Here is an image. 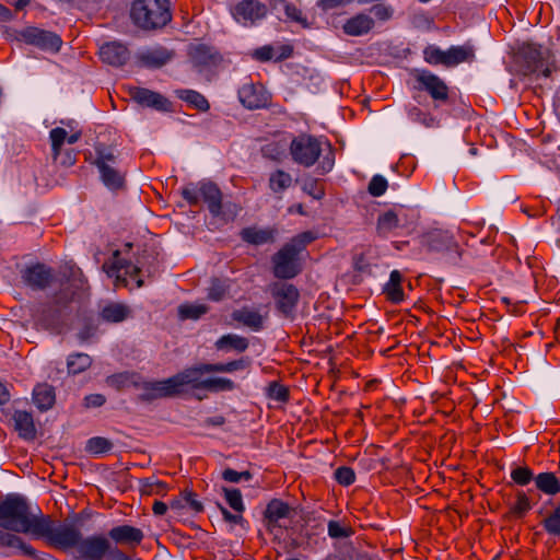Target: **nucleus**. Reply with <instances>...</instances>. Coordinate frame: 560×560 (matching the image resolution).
<instances>
[{
    "mask_svg": "<svg viewBox=\"0 0 560 560\" xmlns=\"http://www.w3.org/2000/svg\"><path fill=\"white\" fill-rule=\"evenodd\" d=\"M0 528L10 534H32L61 550L77 548L80 529L73 524L61 523L49 515L33 514L27 500L20 494H8L0 501Z\"/></svg>",
    "mask_w": 560,
    "mask_h": 560,
    "instance_id": "nucleus-1",
    "label": "nucleus"
},
{
    "mask_svg": "<svg viewBox=\"0 0 560 560\" xmlns=\"http://www.w3.org/2000/svg\"><path fill=\"white\" fill-rule=\"evenodd\" d=\"M130 18L133 24L144 31L163 28L172 20L168 0H135Z\"/></svg>",
    "mask_w": 560,
    "mask_h": 560,
    "instance_id": "nucleus-2",
    "label": "nucleus"
},
{
    "mask_svg": "<svg viewBox=\"0 0 560 560\" xmlns=\"http://www.w3.org/2000/svg\"><path fill=\"white\" fill-rule=\"evenodd\" d=\"M182 196L190 206H197L202 199L213 217L222 212V192L212 182H200L196 187L189 185L183 188Z\"/></svg>",
    "mask_w": 560,
    "mask_h": 560,
    "instance_id": "nucleus-3",
    "label": "nucleus"
},
{
    "mask_svg": "<svg viewBox=\"0 0 560 560\" xmlns=\"http://www.w3.org/2000/svg\"><path fill=\"white\" fill-rule=\"evenodd\" d=\"M320 141L311 135L302 133L293 138L290 144L292 160L304 167L313 166L322 154Z\"/></svg>",
    "mask_w": 560,
    "mask_h": 560,
    "instance_id": "nucleus-4",
    "label": "nucleus"
},
{
    "mask_svg": "<svg viewBox=\"0 0 560 560\" xmlns=\"http://www.w3.org/2000/svg\"><path fill=\"white\" fill-rule=\"evenodd\" d=\"M269 292L275 300L277 311L283 317L293 319L300 300L298 288L292 283L278 281L269 285Z\"/></svg>",
    "mask_w": 560,
    "mask_h": 560,
    "instance_id": "nucleus-5",
    "label": "nucleus"
},
{
    "mask_svg": "<svg viewBox=\"0 0 560 560\" xmlns=\"http://www.w3.org/2000/svg\"><path fill=\"white\" fill-rule=\"evenodd\" d=\"M300 254L285 244L271 257L272 273L277 279L289 280L302 271Z\"/></svg>",
    "mask_w": 560,
    "mask_h": 560,
    "instance_id": "nucleus-6",
    "label": "nucleus"
},
{
    "mask_svg": "<svg viewBox=\"0 0 560 560\" xmlns=\"http://www.w3.org/2000/svg\"><path fill=\"white\" fill-rule=\"evenodd\" d=\"M422 244L429 252L443 253L451 264H457L462 257V252L457 242L447 231L434 230L422 237Z\"/></svg>",
    "mask_w": 560,
    "mask_h": 560,
    "instance_id": "nucleus-7",
    "label": "nucleus"
},
{
    "mask_svg": "<svg viewBox=\"0 0 560 560\" xmlns=\"http://www.w3.org/2000/svg\"><path fill=\"white\" fill-rule=\"evenodd\" d=\"M412 75L416 80V90L425 91L435 103H447L450 90L440 77L422 69H415Z\"/></svg>",
    "mask_w": 560,
    "mask_h": 560,
    "instance_id": "nucleus-8",
    "label": "nucleus"
},
{
    "mask_svg": "<svg viewBox=\"0 0 560 560\" xmlns=\"http://www.w3.org/2000/svg\"><path fill=\"white\" fill-rule=\"evenodd\" d=\"M21 38L28 45L52 52L59 51L62 45V39L59 35L38 27H26L21 32Z\"/></svg>",
    "mask_w": 560,
    "mask_h": 560,
    "instance_id": "nucleus-9",
    "label": "nucleus"
},
{
    "mask_svg": "<svg viewBox=\"0 0 560 560\" xmlns=\"http://www.w3.org/2000/svg\"><path fill=\"white\" fill-rule=\"evenodd\" d=\"M110 541L103 535L80 538L77 551L85 560H103L109 551Z\"/></svg>",
    "mask_w": 560,
    "mask_h": 560,
    "instance_id": "nucleus-10",
    "label": "nucleus"
},
{
    "mask_svg": "<svg viewBox=\"0 0 560 560\" xmlns=\"http://www.w3.org/2000/svg\"><path fill=\"white\" fill-rule=\"evenodd\" d=\"M520 56L523 60L524 73L525 74H540L545 78L550 77L551 69L545 67L541 51L535 45H525L520 51Z\"/></svg>",
    "mask_w": 560,
    "mask_h": 560,
    "instance_id": "nucleus-11",
    "label": "nucleus"
},
{
    "mask_svg": "<svg viewBox=\"0 0 560 560\" xmlns=\"http://www.w3.org/2000/svg\"><path fill=\"white\" fill-rule=\"evenodd\" d=\"M52 278V269L40 262L27 266L22 271L23 282L33 290H45Z\"/></svg>",
    "mask_w": 560,
    "mask_h": 560,
    "instance_id": "nucleus-12",
    "label": "nucleus"
},
{
    "mask_svg": "<svg viewBox=\"0 0 560 560\" xmlns=\"http://www.w3.org/2000/svg\"><path fill=\"white\" fill-rule=\"evenodd\" d=\"M238 100L248 109L266 107L270 95L261 84L246 83L238 90Z\"/></svg>",
    "mask_w": 560,
    "mask_h": 560,
    "instance_id": "nucleus-13",
    "label": "nucleus"
},
{
    "mask_svg": "<svg viewBox=\"0 0 560 560\" xmlns=\"http://www.w3.org/2000/svg\"><path fill=\"white\" fill-rule=\"evenodd\" d=\"M129 96L141 106L152 107L156 110L167 112L171 102L158 92L149 89L133 86L129 89Z\"/></svg>",
    "mask_w": 560,
    "mask_h": 560,
    "instance_id": "nucleus-14",
    "label": "nucleus"
},
{
    "mask_svg": "<svg viewBox=\"0 0 560 560\" xmlns=\"http://www.w3.org/2000/svg\"><path fill=\"white\" fill-rule=\"evenodd\" d=\"M232 13L237 22L247 25L262 19L267 13V8L257 0H243L234 7Z\"/></svg>",
    "mask_w": 560,
    "mask_h": 560,
    "instance_id": "nucleus-15",
    "label": "nucleus"
},
{
    "mask_svg": "<svg viewBox=\"0 0 560 560\" xmlns=\"http://www.w3.org/2000/svg\"><path fill=\"white\" fill-rule=\"evenodd\" d=\"M210 363H202L192 368L185 369L183 372L172 376L176 389V394L180 393V388L185 385H190L194 388L203 389L202 375L210 373L206 370Z\"/></svg>",
    "mask_w": 560,
    "mask_h": 560,
    "instance_id": "nucleus-16",
    "label": "nucleus"
},
{
    "mask_svg": "<svg viewBox=\"0 0 560 560\" xmlns=\"http://www.w3.org/2000/svg\"><path fill=\"white\" fill-rule=\"evenodd\" d=\"M108 537L116 544L128 547H136L141 544L144 538L143 532L131 525H118L109 529Z\"/></svg>",
    "mask_w": 560,
    "mask_h": 560,
    "instance_id": "nucleus-17",
    "label": "nucleus"
},
{
    "mask_svg": "<svg viewBox=\"0 0 560 560\" xmlns=\"http://www.w3.org/2000/svg\"><path fill=\"white\" fill-rule=\"evenodd\" d=\"M188 56L196 67L217 66L222 57L213 47L206 44H192L188 48Z\"/></svg>",
    "mask_w": 560,
    "mask_h": 560,
    "instance_id": "nucleus-18",
    "label": "nucleus"
},
{
    "mask_svg": "<svg viewBox=\"0 0 560 560\" xmlns=\"http://www.w3.org/2000/svg\"><path fill=\"white\" fill-rule=\"evenodd\" d=\"M176 389L173 378L170 377L164 381L144 382L142 384V393L140 399L143 401H151L159 398L175 396Z\"/></svg>",
    "mask_w": 560,
    "mask_h": 560,
    "instance_id": "nucleus-19",
    "label": "nucleus"
},
{
    "mask_svg": "<svg viewBox=\"0 0 560 560\" xmlns=\"http://www.w3.org/2000/svg\"><path fill=\"white\" fill-rule=\"evenodd\" d=\"M102 61L114 67L124 66L130 58L128 48L119 42L105 43L100 47Z\"/></svg>",
    "mask_w": 560,
    "mask_h": 560,
    "instance_id": "nucleus-20",
    "label": "nucleus"
},
{
    "mask_svg": "<svg viewBox=\"0 0 560 560\" xmlns=\"http://www.w3.org/2000/svg\"><path fill=\"white\" fill-rule=\"evenodd\" d=\"M72 296L73 292L69 289V287L62 288L58 293L55 294L52 306L49 307L48 310L44 307L40 311L38 319L45 326L54 324L59 318L60 310L71 302Z\"/></svg>",
    "mask_w": 560,
    "mask_h": 560,
    "instance_id": "nucleus-21",
    "label": "nucleus"
},
{
    "mask_svg": "<svg viewBox=\"0 0 560 560\" xmlns=\"http://www.w3.org/2000/svg\"><path fill=\"white\" fill-rule=\"evenodd\" d=\"M292 509L289 504L279 499H272L264 513L265 522L268 530L273 532L275 528H281L280 521L289 517Z\"/></svg>",
    "mask_w": 560,
    "mask_h": 560,
    "instance_id": "nucleus-22",
    "label": "nucleus"
},
{
    "mask_svg": "<svg viewBox=\"0 0 560 560\" xmlns=\"http://www.w3.org/2000/svg\"><path fill=\"white\" fill-rule=\"evenodd\" d=\"M231 317L253 331H259L264 328L265 316L249 307L245 306L233 311Z\"/></svg>",
    "mask_w": 560,
    "mask_h": 560,
    "instance_id": "nucleus-23",
    "label": "nucleus"
},
{
    "mask_svg": "<svg viewBox=\"0 0 560 560\" xmlns=\"http://www.w3.org/2000/svg\"><path fill=\"white\" fill-rule=\"evenodd\" d=\"M374 26V20L364 14L359 13L349 19L342 26L343 32L350 36H361L368 34Z\"/></svg>",
    "mask_w": 560,
    "mask_h": 560,
    "instance_id": "nucleus-24",
    "label": "nucleus"
},
{
    "mask_svg": "<svg viewBox=\"0 0 560 560\" xmlns=\"http://www.w3.org/2000/svg\"><path fill=\"white\" fill-rule=\"evenodd\" d=\"M14 428L19 432V436L24 440H34L36 436V428L33 416L23 410H16L13 415Z\"/></svg>",
    "mask_w": 560,
    "mask_h": 560,
    "instance_id": "nucleus-25",
    "label": "nucleus"
},
{
    "mask_svg": "<svg viewBox=\"0 0 560 560\" xmlns=\"http://www.w3.org/2000/svg\"><path fill=\"white\" fill-rule=\"evenodd\" d=\"M55 400V388L51 385L43 383L35 386L33 390V401L39 410L46 411L50 409Z\"/></svg>",
    "mask_w": 560,
    "mask_h": 560,
    "instance_id": "nucleus-26",
    "label": "nucleus"
},
{
    "mask_svg": "<svg viewBox=\"0 0 560 560\" xmlns=\"http://www.w3.org/2000/svg\"><path fill=\"white\" fill-rule=\"evenodd\" d=\"M101 179L110 190H118L125 187V173L115 167V165H106L102 162L98 168Z\"/></svg>",
    "mask_w": 560,
    "mask_h": 560,
    "instance_id": "nucleus-27",
    "label": "nucleus"
},
{
    "mask_svg": "<svg viewBox=\"0 0 560 560\" xmlns=\"http://www.w3.org/2000/svg\"><path fill=\"white\" fill-rule=\"evenodd\" d=\"M276 231L272 229L245 228L241 232L244 242L253 245H262L275 241Z\"/></svg>",
    "mask_w": 560,
    "mask_h": 560,
    "instance_id": "nucleus-28",
    "label": "nucleus"
},
{
    "mask_svg": "<svg viewBox=\"0 0 560 560\" xmlns=\"http://www.w3.org/2000/svg\"><path fill=\"white\" fill-rule=\"evenodd\" d=\"M475 58L474 46L466 44L463 46H452L447 50V68L457 66L462 62H470Z\"/></svg>",
    "mask_w": 560,
    "mask_h": 560,
    "instance_id": "nucleus-29",
    "label": "nucleus"
},
{
    "mask_svg": "<svg viewBox=\"0 0 560 560\" xmlns=\"http://www.w3.org/2000/svg\"><path fill=\"white\" fill-rule=\"evenodd\" d=\"M131 310L122 303H109L101 312V318L107 323H120L127 319Z\"/></svg>",
    "mask_w": 560,
    "mask_h": 560,
    "instance_id": "nucleus-30",
    "label": "nucleus"
},
{
    "mask_svg": "<svg viewBox=\"0 0 560 560\" xmlns=\"http://www.w3.org/2000/svg\"><path fill=\"white\" fill-rule=\"evenodd\" d=\"M248 346L249 341L247 338L235 334L224 335L215 341L218 350H235L240 353L246 351Z\"/></svg>",
    "mask_w": 560,
    "mask_h": 560,
    "instance_id": "nucleus-31",
    "label": "nucleus"
},
{
    "mask_svg": "<svg viewBox=\"0 0 560 560\" xmlns=\"http://www.w3.org/2000/svg\"><path fill=\"white\" fill-rule=\"evenodd\" d=\"M535 485L538 490L548 495H556L560 492V479L553 472L547 471L537 475Z\"/></svg>",
    "mask_w": 560,
    "mask_h": 560,
    "instance_id": "nucleus-32",
    "label": "nucleus"
},
{
    "mask_svg": "<svg viewBox=\"0 0 560 560\" xmlns=\"http://www.w3.org/2000/svg\"><path fill=\"white\" fill-rule=\"evenodd\" d=\"M401 281V273L398 270H393L389 276V281L385 284L384 292L387 299L393 303H400L404 300Z\"/></svg>",
    "mask_w": 560,
    "mask_h": 560,
    "instance_id": "nucleus-33",
    "label": "nucleus"
},
{
    "mask_svg": "<svg viewBox=\"0 0 560 560\" xmlns=\"http://www.w3.org/2000/svg\"><path fill=\"white\" fill-rule=\"evenodd\" d=\"M0 547H11L20 549L24 555L35 557V549L26 545L23 539L14 534L5 533L0 528Z\"/></svg>",
    "mask_w": 560,
    "mask_h": 560,
    "instance_id": "nucleus-34",
    "label": "nucleus"
},
{
    "mask_svg": "<svg viewBox=\"0 0 560 560\" xmlns=\"http://www.w3.org/2000/svg\"><path fill=\"white\" fill-rule=\"evenodd\" d=\"M399 226V219L395 211L388 210L380 214L376 223V232L382 237H387L389 233Z\"/></svg>",
    "mask_w": 560,
    "mask_h": 560,
    "instance_id": "nucleus-35",
    "label": "nucleus"
},
{
    "mask_svg": "<svg viewBox=\"0 0 560 560\" xmlns=\"http://www.w3.org/2000/svg\"><path fill=\"white\" fill-rule=\"evenodd\" d=\"M92 358L83 352L72 353L67 359L68 374L77 375L86 371L92 365Z\"/></svg>",
    "mask_w": 560,
    "mask_h": 560,
    "instance_id": "nucleus-36",
    "label": "nucleus"
},
{
    "mask_svg": "<svg viewBox=\"0 0 560 560\" xmlns=\"http://www.w3.org/2000/svg\"><path fill=\"white\" fill-rule=\"evenodd\" d=\"M177 96L187 102L190 106L198 109L199 112H208L210 104L208 100L199 92L194 90H178L176 91Z\"/></svg>",
    "mask_w": 560,
    "mask_h": 560,
    "instance_id": "nucleus-37",
    "label": "nucleus"
},
{
    "mask_svg": "<svg viewBox=\"0 0 560 560\" xmlns=\"http://www.w3.org/2000/svg\"><path fill=\"white\" fill-rule=\"evenodd\" d=\"M541 525L549 535L560 537V501L545 516Z\"/></svg>",
    "mask_w": 560,
    "mask_h": 560,
    "instance_id": "nucleus-38",
    "label": "nucleus"
},
{
    "mask_svg": "<svg viewBox=\"0 0 560 560\" xmlns=\"http://www.w3.org/2000/svg\"><path fill=\"white\" fill-rule=\"evenodd\" d=\"M249 361L247 359H240L234 360L228 363H210L208 366H206V370H208L211 373H232L234 371L244 370L248 366Z\"/></svg>",
    "mask_w": 560,
    "mask_h": 560,
    "instance_id": "nucleus-39",
    "label": "nucleus"
},
{
    "mask_svg": "<svg viewBox=\"0 0 560 560\" xmlns=\"http://www.w3.org/2000/svg\"><path fill=\"white\" fill-rule=\"evenodd\" d=\"M291 184L292 176L282 170H277L269 177V187L273 192H282L289 188Z\"/></svg>",
    "mask_w": 560,
    "mask_h": 560,
    "instance_id": "nucleus-40",
    "label": "nucleus"
},
{
    "mask_svg": "<svg viewBox=\"0 0 560 560\" xmlns=\"http://www.w3.org/2000/svg\"><path fill=\"white\" fill-rule=\"evenodd\" d=\"M229 289L230 285L226 280L212 278L208 288V299L213 302H220L224 299Z\"/></svg>",
    "mask_w": 560,
    "mask_h": 560,
    "instance_id": "nucleus-41",
    "label": "nucleus"
},
{
    "mask_svg": "<svg viewBox=\"0 0 560 560\" xmlns=\"http://www.w3.org/2000/svg\"><path fill=\"white\" fill-rule=\"evenodd\" d=\"M113 448V442L103 436H94L88 440L85 451L93 455H101Z\"/></svg>",
    "mask_w": 560,
    "mask_h": 560,
    "instance_id": "nucleus-42",
    "label": "nucleus"
},
{
    "mask_svg": "<svg viewBox=\"0 0 560 560\" xmlns=\"http://www.w3.org/2000/svg\"><path fill=\"white\" fill-rule=\"evenodd\" d=\"M423 59L430 65L447 67V50H442L434 45H430L423 50Z\"/></svg>",
    "mask_w": 560,
    "mask_h": 560,
    "instance_id": "nucleus-43",
    "label": "nucleus"
},
{
    "mask_svg": "<svg viewBox=\"0 0 560 560\" xmlns=\"http://www.w3.org/2000/svg\"><path fill=\"white\" fill-rule=\"evenodd\" d=\"M203 389L210 390V392H225V390H232L235 387V384L230 378L225 377H213V378H206L203 381Z\"/></svg>",
    "mask_w": 560,
    "mask_h": 560,
    "instance_id": "nucleus-44",
    "label": "nucleus"
},
{
    "mask_svg": "<svg viewBox=\"0 0 560 560\" xmlns=\"http://www.w3.org/2000/svg\"><path fill=\"white\" fill-rule=\"evenodd\" d=\"M208 306L205 304H182L178 307V313L182 318L198 319L208 312Z\"/></svg>",
    "mask_w": 560,
    "mask_h": 560,
    "instance_id": "nucleus-45",
    "label": "nucleus"
},
{
    "mask_svg": "<svg viewBox=\"0 0 560 560\" xmlns=\"http://www.w3.org/2000/svg\"><path fill=\"white\" fill-rule=\"evenodd\" d=\"M408 117L413 122L421 124L425 127H434L436 125V120L431 114L424 113L417 106H412L408 109Z\"/></svg>",
    "mask_w": 560,
    "mask_h": 560,
    "instance_id": "nucleus-46",
    "label": "nucleus"
},
{
    "mask_svg": "<svg viewBox=\"0 0 560 560\" xmlns=\"http://www.w3.org/2000/svg\"><path fill=\"white\" fill-rule=\"evenodd\" d=\"M171 54L166 50H154L142 56V60L145 62V65L156 68L165 65L168 60H171Z\"/></svg>",
    "mask_w": 560,
    "mask_h": 560,
    "instance_id": "nucleus-47",
    "label": "nucleus"
},
{
    "mask_svg": "<svg viewBox=\"0 0 560 560\" xmlns=\"http://www.w3.org/2000/svg\"><path fill=\"white\" fill-rule=\"evenodd\" d=\"M224 497L228 504L238 513H242L245 509L242 493L238 489L235 488H223Z\"/></svg>",
    "mask_w": 560,
    "mask_h": 560,
    "instance_id": "nucleus-48",
    "label": "nucleus"
},
{
    "mask_svg": "<svg viewBox=\"0 0 560 560\" xmlns=\"http://www.w3.org/2000/svg\"><path fill=\"white\" fill-rule=\"evenodd\" d=\"M315 240V236L312 232H303L299 235L294 236L290 242L285 245L295 249L298 254H301L305 247Z\"/></svg>",
    "mask_w": 560,
    "mask_h": 560,
    "instance_id": "nucleus-49",
    "label": "nucleus"
},
{
    "mask_svg": "<svg viewBox=\"0 0 560 560\" xmlns=\"http://www.w3.org/2000/svg\"><path fill=\"white\" fill-rule=\"evenodd\" d=\"M50 140L54 158L56 159L60 154L61 147L67 140L68 132L66 129L57 127L50 130Z\"/></svg>",
    "mask_w": 560,
    "mask_h": 560,
    "instance_id": "nucleus-50",
    "label": "nucleus"
},
{
    "mask_svg": "<svg viewBox=\"0 0 560 560\" xmlns=\"http://www.w3.org/2000/svg\"><path fill=\"white\" fill-rule=\"evenodd\" d=\"M328 535L331 538L341 539L352 535V529L349 526L342 525L338 521H329L327 525Z\"/></svg>",
    "mask_w": 560,
    "mask_h": 560,
    "instance_id": "nucleus-51",
    "label": "nucleus"
},
{
    "mask_svg": "<svg viewBox=\"0 0 560 560\" xmlns=\"http://www.w3.org/2000/svg\"><path fill=\"white\" fill-rule=\"evenodd\" d=\"M284 13L291 21L299 23L303 28L311 26L307 19L303 15L302 11L292 3H284Z\"/></svg>",
    "mask_w": 560,
    "mask_h": 560,
    "instance_id": "nucleus-52",
    "label": "nucleus"
},
{
    "mask_svg": "<svg viewBox=\"0 0 560 560\" xmlns=\"http://www.w3.org/2000/svg\"><path fill=\"white\" fill-rule=\"evenodd\" d=\"M388 187L387 180L382 175H374L368 186V191L373 197H380L385 194Z\"/></svg>",
    "mask_w": 560,
    "mask_h": 560,
    "instance_id": "nucleus-53",
    "label": "nucleus"
},
{
    "mask_svg": "<svg viewBox=\"0 0 560 560\" xmlns=\"http://www.w3.org/2000/svg\"><path fill=\"white\" fill-rule=\"evenodd\" d=\"M511 478L520 486L528 485L533 479L535 480L533 471L528 467H516L511 471Z\"/></svg>",
    "mask_w": 560,
    "mask_h": 560,
    "instance_id": "nucleus-54",
    "label": "nucleus"
},
{
    "mask_svg": "<svg viewBox=\"0 0 560 560\" xmlns=\"http://www.w3.org/2000/svg\"><path fill=\"white\" fill-rule=\"evenodd\" d=\"M131 267V264L125 259H117L112 267L107 270V273L109 277L115 276L116 277V283L117 284H127V280L125 277H121L118 272L121 269L128 270Z\"/></svg>",
    "mask_w": 560,
    "mask_h": 560,
    "instance_id": "nucleus-55",
    "label": "nucleus"
},
{
    "mask_svg": "<svg viewBox=\"0 0 560 560\" xmlns=\"http://www.w3.org/2000/svg\"><path fill=\"white\" fill-rule=\"evenodd\" d=\"M370 12L382 22H386L390 20L394 15L393 7L385 4L383 2H378L371 7Z\"/></svg>",
    "mask_w": 560,
    "mask_h": 560,
    "instance_id": "nucleus-56",
    "label": "nucleus"
},
{
    "mask_svg": "<svg viewBox=\"0 0 560 560\" xmlns=\"http://www.w3.org/2000/svg\"><path fill=\"white\" fill-rule=\"evenodd\" d=\"M97 330V325L92 318H85L82 327L79 329L77 337L80 342H86L90 338H92Z\"/></svg>",
    "mask_w": 560,
    "mask_h": 560,
    "instance_id": "nucleus-57",
    "label": "nucleus"
},
{
    "mask_svg": "<svg viewBox=\"0 0 560 560\" xmlns=\"http://www.w3.org/2000/svg\"><path fill=\"white\" fill-rule=\"evenodd\" d=\"M268 396L277 401L285 402L289 399V389L277 382H272L268 386Z\"/></svg>",
    "mask_w": 560,
    "mask_h": 560,
    "instance_id": "nucleus-58",
    "label": "nucleus"
},
{
    "mask_svg": "<svg viewBox=\"0 0 560 560\" xmlns=\"http://www.w3.org/2000/svg\"><path fill=\"white\" fill-rule=\"evenodd\" d=\"M335 478L339 485L350 486L355 480V474L352 468L347 466H341L336 469Z\"/></svg>",
    "mask_w": 560,
    "mask_h": 560,
    "instance_id": "nucleus-59",
    "label": "nucleus"
},
{
    "mask_svg": "<svg viewBox=\"0 0 560 560\" xmlns=\"http://www.w3.org/2000/svg\"><path fill=\"white\" fill-rule=\"evenodd\" d=\"M530 509L529 499L525 492L518 491L516 493V502L514 503L512 511L518 515L523 516Z\"/></svg>",
    "mask_w": 560,
    "mask_h": 560,
    "instance_id": "nucleus-60",
    "label": "nucleus"
},
{
    "mask_svg": "<svg viewBox=\"0 0 560 560\" xmlns=\"http://www.w3.org/2000/svg\"><path fill=\"white\" fill-rule=\"evenodd\" d=\"M102 162L106 165H114L116 163V155L105 150L97 151V159L95 161L97 168H101Z\"/></svg>",
    "mask_w": 560,
    "mask_h": 560,
    "instance_id": "nucleus-61",
    "label": "nucleus"
},
{
    "mask_svg": "<svg viewBox=\"0 0 560 560\" xmlns=\"http://www.w3.org/2000/svg\"><path fill=\"white\" fill-rule=\"evenodd\" d=\"M106 398L102 394H91L84 397V406L86 408H97L105 404Z\"/></svg>",
    "mask_w": 560,
    "mask_h": 560,
    "instance_id": "nucleus-62",
    "label": "nucleus"
},
{
    "mask_svg": "<svg viewBox=\"0 0 560 560\" xmlns=\"http://www.w3.org/2000/svg\"><path fill=\"white\" fill-rule=\"evenodd\" d=\"M166 485L162 481H152L150 482L149 480L143 485V490L147 492V493H155V494H162L166 491Z\"/></svg>",
    "mask_w": 560,
    "mask_h": 560,
    "instance_id": "nucleus-63",
    "label": "nucleus"
},
{
    "mask_svg": "<svg viewBox=\"0 0 560 560\" xmlns=\"http://www.w3.org/2000/svg\"><path fill=\"white\" fill-rule=\"evenodd\" d=\"M184 499L195 512L199 513L203 511V505L196 499V493L191 491H185Z\"/></svg>",
    "mask_w": 560,
    "mask_h": 560,
    "instance_id": "nucleus-64",
    "label": "nucleus"
}]
</instances>
